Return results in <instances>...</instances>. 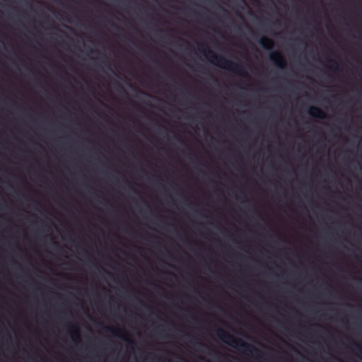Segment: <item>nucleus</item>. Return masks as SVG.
<instances>
[{"label": "nucleus", "instance_id": "f257e3e1", "mask_svg": "<svg viewBox=\"0 0 362 362\" xmlns=\"http://www.w3.org/2000/svg\"><path fill=\"white\" fill-rule=\"evenodd\" d=\"M199 47V51L218 66L233 71L243 77L248 76L242 64L233 62L223 56L218 55L209 48L206 44H200Z\"/></svg>", "mask_w": 362, "mask_h": 362}, {"label": "nucleus", "instance_id": "f03ea898", "mask_svg": "<svg viewBox=\"0 0 362 362\" xmlns=\"http://www.w3.org/2000/svg\"><path fill=\"white\" fill-rule=\"evenodd\" d=\"M216 335L218 337L225 342L234 348H240L246 354L256 355L258 356L261 351L253 345L245 342L240 338H236L233 335L229 334L226 331L222 329H217Z\"/></svg>", "mask_w": 362, "mask_h": 362}, {"label": "nucleus", "instance_id": "7ed1b4c3", "mask_svg": "<svg viewBox=\"0 0 362 362\" xmlns=\"http://www.w3.org/2000/svg\"><path fill=\"white\" fill-rule=\"evenodd\" d=\"M269 59L276 66L284 69L286 66V61L282 54L278 51H274L269 54Z\"/></svg>", "mask_w": 362, "mask_h": 362}, {"label": "nucleus", "instance_id": "20e7f679", "mask_svg": "<svg viewBox=\"0 0 362 362\" xmlns=\"http://www.w3.org/2000/svg\"><path fill=\"white\" fill-rule=\"evenodd\" d=\"M105 329L107 332L111 333L115 336H117L119 337H122L123 339L127 341L131 346H134L135 345V342L134 340L129 339V338H126L125 337H123L122 335V333H123V330L121 329L120 328L112 327H105Z\"/></svg>", "mask_w": 362, "mask_h": 362}, {"label": "nucleus", "instance_id": "39448f33", "mask_svg": "<svg viewBox=\"0 0 362 362\" xmlns=\"http://www.w3.org/2000/svg\"><path fill=\"white\" fill-rule=\"evenodd\" d=\"M308 114L311 117L318 119H325L327 117L326 113L322 110L315 106L309 107Z\"/></svg>", "mask_w": 362, "mask_h": 362}, {"label": "nucleus", "instance_id": "423d86ee", "mask_svg": "<svg viewBox=\"0 0 362 362\" xmlns=\"http://www.w3.org/2000/svg\"><path fill=\"white\" fill-rule=\"evenodd\" d=\"M71 330L69 331L70 336L73 341L78 343L81 341L80 332L76 324H73L69 326Z\"/></svg>", "mask_w": 362, "mask_h": 362}, {"label": "nucleus", "instance_id": "0eeeda50", "mask_svg": "<svg viewBox=\"0 0 362 362\" xmlns=\"http://www.w3.org/2000/svg\"><path fill=\"white\" fill-rule=\"evenodd\" d=\"M259 43L260 46L266 50L272 49L274 45V42L272 39L264 36L260 38Z\"/></svg>", "mask_w": 362, "mask_h": 362}, {"label": "nucleus", "instance_id": "6e6552de", "mask_svg": "<svg viewBox=\"0 0 362 362\" xmlns=\"http://www.w3.org/2000/svg\"><path fill=\"white\" fill-rule=\"evenodd\" d=\"M330 62H332V66H330V68L334 70V71H337L339 70V63L336 61V60H330Z\"/></svg>", "mask_w": 362, "mask_h": 362}, {"label": "nucleus", "instance_id": "1a4fd4ad", "mask_svg": "<svg viewBox=\"0 0 362 362\" xmlns=\"http://www.w3.org/2000/svg\"><path fill=\"white\" fill-rule=\"evenodd\" d=\"M220 8H221V9L223 11V17H224L226 19H227V20H229V21H233V19H232L231 16H230V14L229 13V12H228L227 10L224 9L223 8H222V7H220Z\"/></svg>", "mask_w": 362, "mask_h": 362}, {"label": "nucleus", "instance_id": "9d476101", "mask_svg": "<svg viewBox=\"0 0 362 362\" xmlns=\"http://www.w3.org/2000/svg\"><path fill=\"white\" fill-rule=\"evenodd\" d=\"M354 346L360 352V358L362 359V346L357 342L354 341Z\"/></svg>", "mask_w": 362, "mask_h": 362}, {"label": "nucleus", "instance_id": "9b49d317", "mask_svg": "<svg viewBox=\"0 0 362 362\" xmlns=\"http://www.w3.org/2000/svg\"><path fill=\"white\" fill-rule=\"evenodd\" d=\"M117 86L118 87V90H124L123 88L119 83H117Z\"/></svg>", "mask_w": 362, "mask_h": 362}]
</instances>
